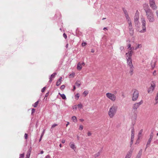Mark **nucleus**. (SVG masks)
<instances>
[{"instance_id":"obj_1","label":"nucleus","mask_w":158,"mask_h":158,"mask_svg":"<svg viewBox=\"0 0 158 158\" xmlns=\"http://www.w3.org/2000/svg\"><path fill=\"white\" fill-rule=\"evenodd\" d=\"M141 23H142V26L141 27V29L139 26L136 29L137 31L141 33H144L146 31V20L145 18L144 17H142L141 19Z\"/></svg>"},{"instance_id":"obj_2","label":"nucleus","mask_w":158,"mask_h":158,"mask_svg":"<svg viewBox=\"0 0 158 158\" xmlns=\"http://www.w3.org/2000/svg\"><path fill=\"white\" fill-rule=\"evenodd\" d=\"M127 49L128 52L126 53V59L131 58L132 56L133 53V50H134V47H131V45L129 44L127 45Z\"/></svg>"},{"instance_id":"obj_3","label":"nucleus","mask_w":158,"mask_h":158,"mask_svg":"<svg viewBox=\"0 0 158 158\" xmlns=\"http://www.w3.org/2000/svg\"><path fill=\"white\" fill-rule=\"evenodd\" d=\"M146 12L147 19L149 22L151 23L153 22L155 19L153 13L151 10L150 9L147 10H146Z\"/></svg>"},{"instance_id":"obj_4","label":"nucleus","mask_w":158,"mask_h":158,"mask_svg":"<svg viewBox=\"0 0 158 158\" xmlns=\"http://www.w3.org/2000/svg\"><path fill=\"white\" fill-rule=\"evenodd\" d=\"M127 64L129 67V73L131 75H133L134 67L132 64V60L131 58L127 59Z\"/></svg>"},{"instance_id":"obj_5","label":"nucleus","mask_w":158,"mask_h":158,"mask_svg":"<svg viewBox=\"0 0 158 158\" xmlns=\"http://www.w3.org/2000/svg\"><path fill=\"white\" fill-rule=\"evenodd\" d=\"M106 96L107 98L112 102H114L116 99V97L115 95L110 93H107L106 94Z\"/></svg>"},{"instance_id":"obj_6","label":"nucleus","mask_w":158,"mask_h":158,"mask_svg":"<svg viewBox=\"0 0 158 158\" xmlns=\"http://www.w3.org/2000/svg\"><path fill=\"white\" fill-rule=\"evenodd\" d=\"M156 87V82L152 81L151 83L150 86L148 89V92L149 94H151L154 90Z\"/></svg>"},{"instance_id":"obj_7","label":"nucleus","mask_w":158,"mask_h":158,"mask_svg":"<svg viewBox=\"0 0 158 158\" xmlns=\"http://www.w3.org/2000/svg\"><path fill=\"white\" fill-rule=\"evenodd\" d=\"M139 96V92L136 89L134 90V92L133 94L132 99L133 101H136L138 98Z\"/></svg>"},{"instance_id":"obj_8","label":"nucleus","mask_w":158,"mask_h":158,"mask_svg":"<svg viewBox=\"0 0 158 158\" xmlns=\"http://www.w3.org/2000/svg\"><path fill=\"white\" fill-rule=\"evenodd\" d=\"M116 109H109L108 111V114L110 118H112L116 114Z\"/></svg>"},{"instance_id":"obj_9","label":"nucleus","mask_w":158,"mask_h":158,"mask_svg":"<svg viewBox=\"0 0 158 158\" xmlns=\"http://www.w3.org/2000/svg\"><path fill=\"white\" fill-rule=\"evenodd\" d=\"M149 4L150 6L153 9H156L157 8V6L155 5V2L154 0H150V1Z\"/></svg>"},{"instance_id":"obj_10","label":"nucleus","mask_w":158,"mask_h":158,"mask_svg":"<svg viewBox=\"0 0 158 158\" xmlns=\"http://www.w3.org/2000/svg\"><path fill=\"white\" fill-rule=\"evenodd\" d=\"M85 65V64L84 62L81 63L79 62L77 64V69L79 70H81L82 66H84Z\"/></svg>"},{"instance_id":"obj_11","label":"nucleus","mask_w":158,"mask_h":158,"mask_svg":"<svg viewBox=\"0 0 158 158\" xmlns=\"http://www.w3.org/2000/svg\"><path fill=\"white\" fill-rule=\"evenodd\" d=\"M134 129H132L131 130V143L130 145L131 146L133 143V139L134 137Z\"/></svg>"},{"instance_id":"obj_12","label":"nucleus","mask_w":158,"mask_h":158,"mask_svg":"<svg viewBox=\"0 0 158 158\" xmlns=\"http://www.w3.org/2000/svg\"><path fill=\"white\" fill-rule=\"evenodd\" d=\"M69 145L71 148L73 149L74 151L76 150V148L73 142H70Z\"/></svg>"},{"instance_id":"obj_13","label":"nucleus","mask_w":158,"mask_h":158,"mask_svg":"<svg viewBox=\"0 0 158 158\" xmlns=\"http://www.w3.org/2000/svg\"><path fill=\"white\" fill-rule=\"evenodd\" d=\"M133 150V149L130 150L127 154L125 158H130L131 156Z\"/></svg>"},{"instance_id":"obj_14","label":"nucleus","mask_w":158,"mask_h":158,"mask_svg":"<svg viewBox=\"0 0 158 158\" xmlns=\"http://www.w3.org/2000/svg\"><path fill=\"white\" fill-rule=\"evenodd\" d=\"M143 102L142 101H141L139 102L135 103L134 104V109H137L139 108V106L143 103Z\"/></svg>"},{"instance_id":"obj_15","label":"nucleus","mask_w":158,"mask_h":158,"mask_svg":"<svg viewBox=\"0 0 158 158\" xmlns=\"http://www.w3.org/2000/svg\"><path fill=\"white\" fill-rule=\"evenodd\" d=\"M127 22L129 24V29H131L132 27L131 22L130 18L127 19Z\"/></svg>"},{"instance_id":"obj_16","label":"nucleus","mask_w":158,"mask_h":158,"mask_svg":"<svg viewBox=\"0 0 158 158\" xmlns=\"http://www.w3.org/2000/svg\"><path fill=\"white\" fill-rule=\"evenodd\" d=\"M83 108V106L82 104L80 103L77 105H76L73 106V109L81 108Z\"/></svg>"},{"instance_id":"obj_17","label":"nucleus","mask_w":158,"mask_h":158,"mask_svg":"<svg viewBox=\"0 0 158 158\" xmlns=\"http://www.w3.org/2000/svg\"><path fill=\"white\" fill-rule=\"evenodd\" d=\"M139 13L138 11H137L135 16L134 20H139Z\"/></svg>"},{"instance_id":"obj_18","label":"nucleus","mask_w":158,"mask_h":158,"mask_svg":"<svg viewBox=\"0 0 158 158\" xmlns=\"http://www.w3.org/2000/svg\"><path fill=\"white\" fill-rule=\"evenodd\" d=\"M156 64V62L155 60H152L151 63V67L152 69H154L155 66Z\"/></svg>"},{"instance_id":"obj_19","label":"nucleus","mask_w":158,"mask_h":158,"mask_svg":"<svg viewBox=\"0 0 158 158\" xmlns=\"http://www.w3.org/2000/svg\"><path fill=\"white\" fill-rule=\"evenodd\" d=\"M134 23L135 24V26L136 27V28H137V27L139 26L140 23L139 20H134Z\"/></svg>"},{"instance_id":"obj_20","label":"nucleus","mask_w":158,"mask_h":158,"mask_svg":"<svg viewBox=\"0 0 158 158\" xmlns=\"http://www.w3.org/2000/svg\"><path fill=\"white\" fill-rule=\"evenodd\" d=\"M62 79V77H60L59 80L57 81L56 83V85L57 86H59L61 84Z\"/></svg>"},{"instance_id":"obj_21","label":"nucleus","mask_w":158,"mask_h":158,"mask_svg":"<svg viewBox=\"0 0 158 158\" xmlns=\"http://www.w3.org/2000/svg\"><path fill=\"white\" fill-rule=\"evenodd\" d=\"M56 73H54L51 75V76L50 78V80L49 81V82H52V80L51 78H54L55 77V76L56 75Z\"/></svg>"},{"instance_id":"obj_22","label":"nucleus","mask_w":158,"mask_h":158,"mask_svg":"<svg viewBox=\"0 0 158 158\" xmlns=\"http://www.w3.org/2000/svg\"><path fill=\"white\" fill-rule=\"evenodd\" d=\"M136 46L135 48H134V50H136L137 49L141 48L142 47V45L141 44H136Z\"/></svg>"},{"instance_id":"obj_23","label":"nucleus","mask_w":158,"mask_h":158,"mask_svg":"<svg viewBox=\"0 0 158 158\" xmlns=\"http://www.w3.org/2000/svg\"><path fill=\"white\" fill-rule=\"evenodd\" d=\"M123 12H124V14H125V16L126 19H127L128 18H130L128 16V13H127V11L125 10H123Z\"/></svg>"},{"instance_id":"obj_24","label":"nucleus","mask_w":158,"mask_h":158,"mask_svg":"<svg viewBox=\"0 0 158 158\" xmlns=\"http://www.w3.org/2000/svg\"><path fill=\"white\" fill-rule=\"evenodd\" d=\"M72 119L75 123H76L77 121V118L75 116H73L72 117Z\"/></svg>"},{"instance_id":"obj_25","label":"nucleus","mask_w":158,"mask_h":158,"mask_svg":"<svg viewBox=\"0 0 158 158\" xmlns=\"http://www.w3.org/2000/svg\"><path fill=\"white\" fill-rule=\"evenodd\" d=\"M142 131H143L142 130H140L139 131L138 135V139H140V138L141 137L142 133Z\"/></svg>"},{"instance_id":"obj_26","label":"nucleus","mask_w":158,"mask_h":158,"mask_svg":"<svg viewBox=\"0 0 158 158\" xmlns=\"http://www.w3.org/2000/svg\"><path fill=\"white\" fill-rule=\"evenodd\" d=\"M58 94L61 96L63 99H66V96L64 94H61L60 93H59Z\"/></svg>"},{"instance_id":"obj_27","label":"nucleus","mask_w":158,"mask_h":158,"mask_svg":"<svg viewBox=\"0 0 158 158\" xmlns=\"http://www.w3.org/2000/svg\"><path fill=\"white\" fill-rule=\"evenodd\" d=\"M130 30V34L131 35H132L134 34V30L133 28L131 29H129Z\"/></svg>"},{"instance_id":"obj_28","label":"nucleus","mask_w":158,"mask_h":158,"mask_svg":"<svg viewBox=\"0 0 158 158\" xmlns=\"http://www.w3.org/2000/svg\"><path fill=\"white\" fill-rule=\"evenodd\" d=\"M31 154V151H28L26 155L25 158H29Z\"/></svg>"},{"instance_id":"obj_29","label":"nucleus","mask_w":158,"mask_h":158,"mask_svg":"<svg viewBox=\"0 0 158 158\" xmlns=\"http://www.w3.org/2000/svg\"><path fill=\"white\" fill-rule=\"evenodd\" d=\"M152 139L149 138L147 142V145H148L150 144V143L152 140Z\"/></svg>"},{"instance_id":"obj_30","label":"nucleus","mask_w":158,"mask_h":158,"mask_svg":"<svg viewBox=\"0 0 158 158\" xmlns=\"http://www.w3.org/2000/svg\"><path fill=\"white\" fill-rule=\"evenodd\" d=\"M100 155V152H98L97 153H96L94 155V156L95 157V158H96L97 157H98V156H99Z\"/></svg>"},{"instance_id":"obj_31","label":"nucleus","mask_w":158,"mask_h":158,"mask_svg":"<svg viewBox=\"0 0 158 158\" xmlns=\"http://www.w3.org/2000/svg\"><path fill=\"white\" fill-rule=\"evenodd\" d=\"M44 132H45V130H44L43 131L42 133V134L41 135V136H40V139L39 140L40 141L42 139V138L44 134Z\"/></svg>"},{"instance_id":"obj_32","label":"nucleus","mask_w":158,"mask_h":158,"mask_svg":"<svg viewBox=\"0 0 158 158\" xmlns=\"http://www.w3.org/2000/svg\"><path fill=\"white\" fill-rule=\"evenodd\" d=\"M75 84L76 85L78 86V87H79V86L81 85V83L79 81H77L75 83Z\"/></svg>"},{"instance_id":"obj_33","label":"nucleus","mask_w":158,"mask_h":158,"mask_svg":"<svg viewBox=\"0 0 158 158\" xmlns=\"http://www.w3.org/2000/svg\"><path fill=\"white\" fill-rule=\"evenodd\" d=\"M39 103V101H37L36 102H35L34 104L33 105V106L34 107H36L37 106Z\"/></svg>"},{"instance_id":"obj_34","label":"nucleus","mask_w":158,"mask_h":158,"mask_svg":"<svg viewBox=\"0 0 158 158\" xmlns=\"http://www.w3.org/2000/svg\"><path fill=\"white\" fill-rule=\"evenodd\" d=\"M88 92L87 91H84L83 93V94L85 95V96H86L88 94Z\"/></svg>"},{"instance_id":"obj_35","label":"nucleus","mask_w":158,"mask_h":158,"mask_svg":"<svg viewBox=\"0 0 158 158\" xmlns=\"http://www.w3.org/2000/svg\"><path fill=\"white\" fill-rule=\"evenodd\" d=\"M153 131H152L151 132L150 134L149 138L152 139L153 136Z\"/></svg>"},{"instance_id":"obj_36","label":"nucleus","mask_w":158,"mask_h":158,"mask_svg":"<svg viewBox=\"0 0 158 158\" xmlns=\"http://www.w3.org/2000/svg\"><path fill=\"white\" fill-rule=\"evenodd\" d=\"M75 98L77 100H78V99L79 97V95L78 94H77L75 96Z\"/></svg>"},{"instance_id":"obj_37","label":"nucleus","mask_w":158,"mask_h":158,"mask_svg":"<svg viewBox=\"0 0 158 158\" xmlns=\"http://www.w3.org/2000/svg\"><path fill=\"white\" fill-rule=\"evenodd\" d=\"M24 157V154H20V155L19 158H23Z\"/></svg>"},{"instance_id":"obj_38","label":"nucleus","mask_w":158,"mask_h":158,"mask_svg":"<svg viewBox=\"0 0 158 158\" xmlns=\"http://www.w3.org/2000/svg\"><path fill=\"white\" fill-rule=\"evenodd\" d=\"M83 129V126L82 125H80L79 126V130H82Z\"/></svg>"},{"instance_id":"obj_39","label":"nucleus","mask_w":158,"mask_h":158,"mask_svg":"<svg viewBox=\"0 0 158 158\" xmlns=\"http://www.w3.org/2000/svg\"><path fill=\"white\" fill-rule=\"evenodd\" d=\"M75 73H73L70 74L69 76L70 77H73L74 76Z\"/></svg>"},{"instance_id":"obj_40","label":"nucleus","mask_w":158,"mask_h":158,"mask_svg":"<svg viewBox=\"0 0 158 158\" xmlns=\"http://www.w3.org/2000/svg\"><path fill=\"white\" fill-rule=\"evenodd\" d=\"M155 100L156 102V103L158 102V96H156L155 97Z\"/></svg>"},{"instance_id":"obj_41","label":"nucleus","mask_w":158,"mask_h":158,"mask_svg":"<svg viewBox=\"0 0 158 158\" xmlns=\"http://www.w3.org/2000/svg\"><path fill=\"white\" fill-rule=\"evenodd\" d=\"M87 135L88 136H91L92 135V133L91 132H90V131H88V132H87Z\"/></svg>"},{"instance_id":"obj_42","label":"nucleus","mask_w":158,"mask_h":158,"mask_svg":"<svg viewBox=\"0 0 158 158\" xmlns=\"http://www.w3.org/2000/svg\"><path fill=\"white\" fill-rule=\"evenodd\" d=\"M57 124H53V125H52V128H53L54 127L56 126H57Z\"/></svg>"},{"instance_id":"obj_43","label":"nucleus","mask_w":158,"mask_h":158,"mask_svg":"<svg viewBox=\"0 0 158 158\" xmlns=\"http://www.w3.org/2000/svg\"><path fill=\"white\" fill-rule=\"evenodd\" d=\"M86 45V43L85 42H83L82 44V46H85Z\"/></svg>"},{"instance_id":"obj_44","label":"nucleus","mask_w":158,"mask_h":158,"mask_svg":"<svg viewBox=\"0 0 158 158\" xmlns=\"http://www.w3.org/2000/svg\"><path fill=\"white\" fill-rule=\"evenodd\" d=\"M124 49V47L123 46L120 47V50L122 51Z\"/></svg>"},{"instance_id":"obj_45","label":"nucleus","mask_w":158,"mask_h":158,"mask_svg":"<svg viewBox=\"0 0 158 158\" xmlns=\"http://www.w3.org/2000/svg\"><path fill=\"white\" fill-rule=\"evenodd\" d=\"M153 74L154 76H155L156 75V70H155L154 71L153 73Z\"/></svg>"},{"instance_id":"obj_46","label":"nucleus","mask_w":158,"mask_h":158,"mask_svg":"<svg viewBox=\"0 0 158 158\" xmlns=\"http://www.w3.org/2000/svg\"><path fill=\"white\" fill-rule=\"evenodd\" d=\"M65 86L64 85H62L60 87V88L61 89H63L65 88Z\"/></svg>"},{"instance_id":"obj_47","label":"nucleus","mask_w":158,"mask_h":158,"mask_svg":"<svg viewBox=\"0 0 158 158\" xmlns=\"http://www.w3.org/2000/svg\"><path fill=\"white\" fill-rule=\"evenodd\" d=\"M45 87H44L41 90L42 92H44V91L45 90Z\"/></svg>"},{"instance_id":"obj_48","label":"nucleus","mask_w":158,"mask_h":158,"mask_svg":"<svg viewBox=\"0 0 158 158\" xmlns=\"http://www.w3.org/2000/svg\"><path fill=\"white\" fill-rule=\"evenodd\" d=\"M24 137L25 139H27V134L25 133L24 135Z\"/></svg>"},{"instance_id":"obj_49","label":"nucleus","mask_w":158,"mask_h":158,"mask_svg":"<svg viewBox=\"0 0 158 158\" xmlns=\"http://www.w3.org/2000/svg\"><path fill=\"white\" fill-rule=\"evenodd\" d=\"M63 36H64V37L65 39L66 38H67V35H66V34L65 33H64L63 34Z\"/></svg>"},{"instance_id":"obj_50","label":"nucleus","mask_w":158,"mask_h":158,"mask_svg":"<svg viewBox=\"0 0 158 158\" xmlns=\"http://www.w3.org/2000/svg\"><path fill=\"white\" fill-rule=\"evenodd\" d=\"M50 158V156L49 155H47V156H46L45 158Z\"/></svg>"},{"instance_id":"obj_51","label":"nucleus","mask_w":158,"mask_h":158,"mask_svg":"<svg viewBox=\"0 0 158 158\" xmlns=\"http://www.w3.org/2000/svg\"><path fill=\"white\" fill-rule=\"evenodd\" d=\"M35 109H32V111H31L32 114L33 113L35 112Z\"/></svg>"},{"instance_id":"obj_52","label":"nucleus","mask_w":158,"mask_h":158,"mask_svg":"<svg viewBox=\"0 0 158 158\" xmlns=\"http://www.w3.org/2000/svg\"><path fill=\"white\" fill-rule=\"evenodd\" d=\"M155 143L158 144V140L157 139L154 142Z\"/></svg>"},{"instance_id":"obj_53","label":"nucleus","mask_w":158,"mask_h":158,"mask_svg":"<svg viewBox=\"0 0 158 158\" xmlns=\"http://www.w3.org/2000/svg\"><path fill=\"white\" fill-rule=\"evenodd\" d=\"M115 107L114 106V105H113V106H112V107L110 108L111 109H114V108H115Z\"/></svg>"},{"instance_id":"obj_54","label":"nucleus","mask_w":158,"mask_h":158,"mask_svg":"<svg viewBox=\"0 0 158 158\" xmlns=\"http://www.w3.org/2000/svg\"><path fill=\"white\" fill-rule=\"evenodd\" d=\"M65 140H64V139H63L62 140V141H61V142L63 143H65Z\"/></svg>"},{"instance_id":"obj_55","label":"nucleus","mask_w":158,"mask_h":158,"mask_svg":"<svg viewBox=\"0 0 158 158\" xmlns=\"http://www.w3.org/2000/svg\"><path fill=\"white\" fill-rule=\"evenodd\" d=\"M75 89H76L75 86H74L73 87V91H74L75 90Z\"/></svg>"},{"instance_id":"obj_56","label":"nucleus","mask_w":158,"mask_h":158,"mask_svg":"<svg viewBox=\"0 0 158 158\" xmlns=\"http://www.w3.org/2000/svg\"><path fill=\"white\" fill-rule=\"evenodd\" d=\"M80 121L81 122H83L84 121V120L83 119H82V118H81V119H79Z\"/></svg>"},{"instance_id":"obj_57","label":"nucleus","mask_w":158,"mask_h":158,"mask_svg":"<svg viewBox=\"0 0 158 158\" xmlns=\"http://www.w3.org/2000/svg\"><path fill=\"white\" fill-rule=\"evenodd\" d=\"M156 15L158 18V10H157L156 11Z\"/></svg>"},{"instance_id":"obj_58","label":"nucleus","mask_w":158,"mask_h":158,"mask_svg":"<svg viewBox=\"0 0 158 158\" xmlns=\"http://www.w3.org/2000/svg\"><path fill=\"white\" fill-rule=\"evenodd\" d=\"M69 124V122H67V124L66 125V127H67L68 126Z\"/></svg>"},{"instance_id":"obj_59","label":"nucleus","mask_w":158,"mask_h":158,"mask_svg":"<svg viewBox=\"0 0 158 158\" xmlns=\"http://www.w3.org/2000/svg\"><path fill=\"white\" fill-rule=\"evenodd\" d=\"M94 52V49H91V52H92L93 53V52Z\"/></svg>"},{"instance_id":"obj_60","label":"nucleus","mask_w":158,"mask_h":158,"mask_svg":"<svg viewBox=\"0 0 158 158\" xmlns=\"http://www.w3.org/2000/svg\"><path fill=\"white\" fill-rule=\"evenodd\" d=\"M44 151H42L40 152V153L41 154H43L44 153Z\"/></svg>"},{"instance_id":"obj_61","label":"nucleus","mask_w":158,"mask_h":158,"mask_svg":"<svg viewBox=\"0 0 158 158\" xmlns=\"http://www.w3.org/2000/svg\"><path fill=\"white\" fill-rule=\"evenodd\" d=\"M68 44H67L66 45V48H68Z\"/></svg>"},{"instance_id":"obj_62","label":"nucleus","mask_w":158,"mask_h":158,"mask_svg":"<svg viewBox=\"0 0 158 158\" xmlns=\"http://www.w3.org/2000/svg\"><path fill=\"white\" fill-rule=\"evenodd\" d=\"M31 148L29 149V150L28 151H31Z\"/></svg>"},{"instance_id":"obj_63","label":"nucleus","mask_w":158,"mask_h":158,"mask_svg":"<svg viewBox=\"0 0 158 158\" xmlns=\"http://www.w3.org/2000/svg\"><path fill=\"white\" fill-rule=\"evenodd\" d=\"M59 146L60 148H61L62 147V145L61 144H60L59 145Z\"/></svg>"},{"instance_id":"obj_64","label":"nucleus","mask_w":158,"mask_h":158,"mask_svg":"<svg viewBox=\"0 0 158 158\" xmlns=\"http://www.w3.org/2000/svg\"><path fill=\"white\" fill-rule=\"evenodd\" d=\"M48 93L46 94V96H48Z\"/></svg>"}]
</instances>
